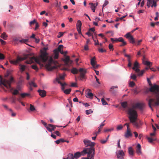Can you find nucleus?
<instances>
[{
    "label": "nucleus",
    "mask_w": 159,
    "mask_h": 159,
    "mask_svg": "<svg viewBox=\"0 0 159 159\" xmlns=\"http://www.w3.org/2000/svg\"><path fill=\"white\" fill-rule=\"evenodd\" d=\"M47 47H44L43 48V52H41V54L40 55L39 58L35 57H30L29 59L27 60L25 63L27 64H31L34 62V61H35L38 63L39 64L40 62V60L43 62H45L47 61L48 62L45 66V68L49 71H51L55 69L56 67L53 66L54 64V62L52 58L50 57L49 58L48 56V54L46 52L48 49Z\"/></svg>",
    "instance_id": "obj_1"
},
{
    "label": "nucleus",
    "mask_w": 159,
    "mask_h": 159,
    "mask_svg": "<svg viewBox=\"0 0 159 159\" xmlns=\"http://www.w3.org/2000/svg\"><path fill=\"white\" fill-rule=\"evenodd\" d=\"M150 92H154L156 94V100L154 98H150L148 101V105L152 110V106H156L159 105V86L154 84L150 88Z\"/></svg>",
    "instance_id": "obj_2"
},
{
    "label": "nucleus",
    "mask_w": 159,
    "mask_h": 159,
    "mask_svg": "<svg viewBox=\"0 0 159 159\" xmlns=\"http://www.w3.org/2000/svg\"><path fill=\"white\" fill-rule=\"evenodd\" d=\"M129 116V119L130 122L132 123L133 125L136 127L137 128H139L141 125V124L140 121L139 122L137 121L138 114L135 112L133 114H132L130 111H129V113H128Z\"/></svg>",
    "instance_id": "obj_3"
},
{
    "label": "nucleus",
    "mask_w": 159,
    "mask_h": 159,
    "mask_svg": "<svg viewBox=\"0 0 159 159\" xmlns=\"http://www.w3.org/2000/svg\"><path fill=\"white\" fill-rule=\"evenodd\" d=\"M0 78L1 79L0 81V87L3 89L4 91L6 92L7 90L4 89L3 85L7 89H10L11 88V84L13 81V78L11 77L9 80L6 79H3L2 77L0 76Z\"/></svg>",
    "instance_id": "obj_4"
},
{
    "label": "nucleus",
    "mask_w": 159,
    "mask_h": 159,
    "mask_svg": "<svg viewBox=\"0 0 159 159\" xmlns=\"http://www.w3.org/2000/svg\"><path fill=\"white\" fill-rule=\"evenodd\" d=\"M145 105L144 103L137 102L133 104L131 107L128 108L127 110V113H129V111H130L132 114H133L134 112H135L137 114L136 109H139L140 111L143 110L145 107Z\"/></svg>",
    "instance_id": "obj_5"
},
{
    "label": "nucleus",
    "mask_w": 159,
    "mask_h": 159,
    "mask_svg": "<svg viewBox=\"0 0 159 159\" xmlns=\"http://www.w3.org/2000/svg\"><path fill=\"white\" fill-rule=\"evenodd\" d=\"M78 71L80 72V80H82L85 78V74L87 72L86 70L83 68H80L78 70L77 68L75 67H73L71 70V72L74 74H77Z\"/></svg>",
    "instance_id": "obj_6"
},
{
    "label": "nucleus",
    "mask_w": 159,
    "mask_h": 159,
    "mask_svg": "<svg viewBox=\"0 0 159 159\" xmlns=\"http://www.w3.org/2000/svg\"><path fill=\"white\" fill-rule=\"evenodd\" d=\"M83 150H86V153H85V155L87 154L88 157H90L91 159H94V157L95 154V148L93 147L85 148Z\"/></svg>",
    "instance_id": "obj_7"
},
{
    "label": "nucleus",
    "mask_w": 159,
    "mask_h": 159,
    "mask_svg": "<svg viewBox=\"0 0 159 159\" xmlns=\"http://www.w3.org/2000/svg\"><path fill=\"white\" fill-rule=\"evenodd\" d=\"M28 58V56L25 55L24 57H21L19 56L17 57L16 59L15 60H10L9 61L11 64L17 65L20 62L25 60Z\"/></svg>",
    "instance_id": "obj_8"
},
{
    "label": "nucleus",
    "mask_w": 159,
    "mask_h": 159,
    "mask_svg": "<svg viewBox=\"0 0 159 159\" xmlns=\"http://www.w3.org/2000/svg\"><path fill=\"white\" fill-rule=\"evenodd\" d=\"M159 0H147V6L149 8L150 7H156L157 6V2Z\"/></svg>",
    "instance_id": "obj_9"
},
{
    "label": "nucleus",
    "mask_w": 159,
    "mask_h": 159,
    "mask_svg": "<svg viewBox=\"0 0 159 159\" xmlns=\"http://www.w3.org/2000/svg\"><path fill=\"white\" fill-rule=\"evenodd\" d=\"M86 150H83L81 152H77L74 154V157L75 158L77 159L78 158L81 157V156H84L85 155V153H86Z\"/></svg>",
    "instance_id": "obj_10"
},
{
    "label": "nucleus",
    "mask_w": 159,
    "mask_h": 159,
    "mask_svg": "<svg viewBox=\"0 0 159 159\" xmlns=\"http://www.w3.org/2000/svg\"><path fill=\"white\" fill-rule=\"evenodd\" d=\"M116 155L118 159H123L125 153L122 150H119L116 152Z\"/></svg>",
    "instance_id": "obj_11"
},
{
    "label": "nucleus",
    "mask_w": 159,
    "mask_h": 159,
    "mask_svg": "<svg viewBox=\"0 0 159 159\" xmlns=\"http://www.w3.org/2000/svg\"><path fill=\"white\" fill-rule=\"evenodd\" d=\"M84 143L86 146L93 147L95 144V143L94 142H92L91 141L88 139L84 140Z\"/></svg>",
    "instance_id": "obj_12"
},
{
    "label": "nucleus",
    "mask_w": 159,
    "mask_h": 159,
    "mask_svg": "<svg viewBox=\"0 0 159 159\" xmlns=\"http://www.w3.org/2000/svg\"><path fill=\"white\" fill-rule=\"evenodd\" d=\"M82 25V23L81 21L79 20L77 21L76 24V28L79 34L82 35L83 37H84V36L82 34L81 32V27Z\"/></svg>",
    "instance_id": "obj_13"
},
{
    "label": "nucleus",
    "mask_w": 159,
    "mask_h": 159,
    "mask_svg": "<svg viewBox=\"0 0 159 159\" xmlns=\"http://www.w3.org/2000/svg\"><path fill=\"white\" fill-rule=\"evenodd\" d=\"M156 134V132L155 131H154V132L152 133H151L150 134V135L151 136V137H148L147 139L148 141V142L150 143H152L153 141H155L156 140V139L155 137H153Z\"/></svg>",
    "instance_id": "obj_14"
},
{
    "label": "nucleus",
    "mask_w": 159,
    "mask_h": 159,
    "mask_svg": "<svg viewBox=\"0 0 159 159\" xmlns=\"http://www.w3.org/2000/svg\"><path fill=\"white\" fill-rule=\"evenodd\" d=\"M125 36L127 38L129 39L130 43H135V41L134 38L133 36L130 34L129 33H127L126 34Z\"/></svg>",
    "instance_id": "obj_15"
},
{
    "label": "nucleus",
    "mask_w": 159,
    "mask_h": 159,
    "mask_svg": "<svg viewBox=\"0 0 159 159\" xmlns=\"http://www.w3.org/2000/svg\"><path fill=\"white\" fill-rule=\"evenodd\" d=\"M117 88L118 86H112L110 88V91L112 94L116 95L118 92Z\"/></svg>",
    "instance_id": "obj_16"
},
{
    "label": "nucleus",
    "mask_w": 159,
    "mask_h": 159,
    "mask_svg": "<svg viewBox=\"0 0 159 159\" xmlns=\"http://www.w3.org/2000/svg\"><path fill=\"white\" fill-rule=\"evenodd\" d=\"M56 126L57 127V126L54 125L48 124V127H46V129L49 131L52 132V131L55 130Z\"/></svg>",
    "instance_id": "obj_17"
},
{
    "label": "nucleus",
    "mask_w": 159,
    "mask_h": 159,
    "mask_svg": "<svg viewBox=\"0 0 159 159\" xmlns=\"http://www.w3.org/2000/svg\"><path fill=\"white\" fill-rule=\"evenodd\" d=\"M64 61L67 65L71 64L73 62V61L70 59V57L68 56H66Z\"/></svg>",
    "instance_id": "obj_18"
},
{
    "label": "nucleus",
    "mask_w": 159,
    "mask_h": 159,
    "mask_svg": "<svg viewBox=\"0 0 159 159\" xmlns=\"http://www.w3.org/2000/svg\"><path fill=\"white\" fill-rule=\"evenodd\" d=\"M39 95L42 97H44L46 95V92L44 90L39 89L38 91Z\"/></svg>",
    "instance_id": "obj_19"
},
{
    "label": "nucleus",
    "mask_w": 159,
    "mask_h": 159,
    "mask_svg": "<svg viewBox=\"0 0 159 159\" xmlns=\"http://www.w3.org/2000/svg\"><path fill=\"white\" fill-rule=\"evenodd\" d=\"M132 134L131 133L130 129H127L126 131L125 132V137L126 138H128L129 137H131Z\"/></svg>",
    "instance_id": "obj_20"
},
{
    "label": "nucleus",
    "mask_w": 159,
    "mask_h": 159,
    "mask_svg": "<svg viewBox=\"0 0 159 159\" xmlns=\"http://www.w3.org/2000/svg\"><path fill=\"white\" fill-rule=\"evenodd\" d=\"M123 39L122 38L120 37L118 38H115V39L113 38H111V41L112 42H120L123 41Z\"/></svg>",
    "instance_id": "obj_21"
},
{
    "label": "nucleus",
    "mask_w": 159,
    "mask_h": 159,
    "mask_svg": "<svg viewBox=\"0 0 159 159\" xmlns=\"http://www.w3.org/2000/svg\"><path fill=\"white\" fill-rule=\"evenodd\" d=\"M141 145L139 144H138L137 145V148L136 149V152L139 154L140 155L141 154Z\"/></svg>",
    "instance_id": "obj_22"
},
{
    "label": "nucleus",
    "mask_w": 159,
    "mask_h": 159,
    "mask_svg": "<svg viewBox=\"0 0 159 159\" xmlns=\"http://www.w3.org/2000/svg\"><path fill=\"white\" fill-rule=\"evenodd\" d=\"M36 111V109L34 106L31 104H30V108L29 110H28V111L29 112H34Z\"/></svg>",
    "instance_id": "obj_23"
},
{
    "label": "nucleus",
    "mask_w": 159,
    "mask_h": 159,
    "mask_svg": "<svg viewBox=\"0 0 159 159\" xmlns=\"http://www.w3.org/2000/svg\"><path fill=\"white\" fill-rule=\"evenodd\" d=\"M96 57H94L91 59L90 63L92 66H94V65H96Z\"/></svg>",
    "instance_id": "obj_24"
},
{
    "label": "nucleus",
    "mask_w": 159,
    "mask_h": 159,
    "mask_svg": "<svg viewBox=\"0 0 159 159\" xmlns=\"http://www.w3.org/2000/svg\"><path fill=\"white\" fill-rule=\"evenodd\" d=\"M20 70L21 72H23L24 71L25 69L26 66L25 65L20 64Z\"/></svg>",
    "instance_id": "obj_25"
},
{
    "label": "nucleus",
    "mask_w": 159,
    "mask_h": 159,
    "mask_svg": "<svg viewBox=\"0 0 159 159\" xmlns=\"http://www.w3.org/2000/svg\"><path fill=\"white\" fill-rule=\"evenodd\" d=\"M53 52L54 54V58L55 59H57L58 57L59 52L57 51V50H54Z\"/></svg>",
    "instance_id": "obj_26"
},
{
    "label": "nucleus",
    "mask_w": 159,
    "mask_h": 159,
    "mask_svg": "<svg viewBox=\"0 0 159 159\" xmlns=\"http://www.w3.org/2000/svg\"><path fill=\"white\" fill-rule=\"evenodd\" d=\"M128 152L129 154L131 156H133L134 154V151L131 147H130L128 148Z\"/></svg>",
    "instance_id": "obj_27"
},
{
    "label": "nucleus",
    "mask_w": 159,
    "mask_h": 159,
    "mask_svg": "<svg viewBox=\"0 0 159 159\" xmlns=\"http://www.w3.org/2000/svg\"><path fill=\"white\" fill-rule=\"evenodd\" d=\"M143 63L144 64L147 66H150V65H152V62L144 60H143Z\"/></svg>",
    "instance_id": "obj_28"
},
{
    "label": "nucleus",
    "mask_w": 159,
    "mask_h": 159,
    "mask_svg": "<svg viewBox=\"0 0 159 159\" xmlns=\"http://www.w3.org/2000/svg\"><path fill=\"white\" fill-rule=\"evenodd\" d=\"M89 4L91 5V8L92 9V10L93 12H95V9L96 8V6H95V4H93V3H90Z\"/></svg>",
    "instance_id": "obj_29"
},
{
    "label": "nucleus",
    "mask_w": 159,
    "mask_h": 159,
    "mask_svg": "<svg viewBox=\"0 0 159 159\" xmlns=\"http://www.w3.org/2000/svg\"><path fill=\"white\" fill-rule=\"evenodd\" d=\"M63 91L64 93L66 94H68L70 93V92L71 89H64V90H62Z\"/></svg>",
    "instance_id": "obj_30"
},
{
    "label": "nucleus",
    "mask_w": 159,
    "mask_h": 159,
    "mask_svg": "<svg viewBox=\"0 0 159 159\" xmlns=\"http://www.w3.org/2000/svg\"><path fill=\"white\" fill-rule=\"evenodd\" d=\"M58 82V83L60 84L61 86V89L64 90L65 89V88L64 87L65 85H67V84L66 83H62L59 80H57Z\"/></svg>",
    "instance_id": "obj_31"
},
{
    "label": "nucleus",
    "mask_w": 159,
    "mask_h": 159,
    "mask_svg": "<svg viewBox=\"0 0 159 159\" xmlns=\"http://www.w3.org/2000/svg\"><path fill=\"white\" fill-rule=\"evenodd\" d=\"M63 46L62 45H59L57 48L55 49V50H57V51L58 52H59L61 50V49L63 48Z\"/></svg>",
    "instance_id": "obj_32"
},
{
    "label": "nucleus",
    "mask_w": 159,
    "mask_h": 159,
    "mask_svg": "<svg viewBox=\"0 0 159 159\" xmlns=\"http://www.w3.org/2000/svg\"><path fill=\"white\" fill-rule=\"evenodd\" d=\"M65 141L62 139H60L55 141V142L57 144H59L60 143H63Z\"/></svg>",
    "instance_id": "obj_33"
},
{
    "label": "nucleus",
    "mask_w": 159,
    "mask_h": 159,
    "mask_svg": "<svg viewBox=\"0 0 159 159\" xmlns=\"http://www.w3.org/2000/svg\"><path fill=\"white\" fill-rule=\"evenodd\" d=\"M68 158H69V159H74L75 157H74L73 154L69 153L68 154Z\"/></svg>",
    "instance_id": "obj_34"
},
{
    "label": "nucleus",
    "mask_w": 159,
    "mask_h": 159,
    "mask_svg": "<svg viewBox=\"0 0 159 159\" xmlns=\"http://www.w3.org/2000/svg\"><path fill=\"white\" fill-rule=\"evenodd\" d=\"M127 102H122L121 103V106L123 107V108H125L127 106Z\"/></svg>",
    "instance_id": "obj_35"
},
{
    "label": "nucleus",
    "mask_w": 159,
    "mask_h": 159,
    "mask_svg": "<svg viewBox=\"0 0 159 159\" xmlns=\"http://www.w3.org/2000/svg\"><path fill=\"white\" fill-rule=\"evenodd\" d=\"M29 84L30 86H33L35 87H37V85H36V84L34 83L32 81L30 82Z\"/></svg>",
    "instance_id": "obj_36"
},
{
    "label": "nucleus",
    "mask_w": 159,
    "mask_h": 159,
    "mask_svg": "<svg viewBox=\"0 0 159 159\" xmlns=\"http://www.w3.org/2000/svg\"><path fill=\"white\" fill-rule=\"evenodd\" d=\"M139 66V63L137 61H136L135 62L134 64V67L132 68L133 69H135V68H137Z\"/></svg>",
    "instance_id": "obj_37"
},
{
    "label": "nucleus",
    "mask_w": 159,
    "mask_h": 159,
    "mask_svg": "<svg viewBox=\"0 0 159 159\" xmlns=\"http://www.w3.org/2000/svg\"><path fill=\"white\" fill-rule=\"evenodd\" d=\"M1 37L3 39H7V36L5 33H3L1 34Z\"/></svg>",
    "instance_id": "obj_38"
},
{
    "label": "nucleus",
    "mask_w": 159,
    "mask_h": 159,
    "mask_svg": "<svg viewBox=\"0 0 159 159\" xmlns=\"http://www.w3.org/2000/svg\"><path fill=\"white\" fill-rule=\"evenodd\" d=\"M30 94L28 93H22L20 94L21 96L23 98L26 96H28Z\"/></svg>",
    "instance_id": "obj_39"
},
{
    "label": "nucleus",
    "mask_w": 159,
    "mask_h": 159,
    "mask_svg": "<svg viewBox=\"0 0 159 159\" xmlns=\"http://www.w3.org/2000/svg\"><path fill=\"white\" fill-rule=\"evenodd\" d=\"M32 68L35 70L36 71H38L39 70L38 68L36 65H33L31 66Z\"/></svg>",
    "instance_id": "obj_40"
},
{
    "label": "nucleus",
    "mask_w": 159,
    "mask_h": 159,
    "mask_svg": "<svg viewBox=\"0 0 159 159\" xmlns=\"http://www.w3.org/2000/svg\"><path fill=\"white\" fill-rule=\"evenodd\" d=\"M131 78L133 80H136V76L134 74H131L130 76Z\"/></svg>",
    "instance_id": "obj_41"
},
{
    "label": "nucleus",
    "mask_w": 159,
    "mask_h": 159,
    "mask_svg": "<svg viewBox=\"0 0 159 159\" xmlns=\"http://www.w3.org/2000/svg\"><path fill=\"white\" fill-rule=\"evenodd\" d=\"M85 112L87 115H89L90 114L92 113L93 112V111L91 109H90L89 110H86Z\"/></svg>",
    "instance_id": "obj_42"
},
{
    "label": "nucleus",
    "mask_w": 159,
    "mask_h": 159,
    "mask_svg": "<svg viewBox=\"0 0 159 159\" xmlns=\"http://www.w3.org/2000/svg\"><path fill=\"white\" fill-rule=\"evenodd\" d=\"M28 41V39H23L19 40V42L20 43H26V42Z\"/></svg>",
    "instance_id": "obj_43"
},
{
    "label": "nucleus",
    "mask_w": 159,
    "mask_h": 159,
    "mask_svg": "<svg viewBox=\"0 0 159 159\" xmlns=\"http://www.w3.org/2000/svg\"><path fill=\"white\" fill-rule=\"evenodd\" d=\"M125 57H128V63L129 62H131L130 59V56L129 55L127 54H125Z\"/></svg>",
    "instance_id": "obj_44"
},
{
    "label": "nucleus",
    "mask_w": 159,
    "mask_h": 159,
    "mask_svg": "<svg viewBox=\"0 0 159 159\" xmlns=\"http://www.w3.org/2000/svg\"><path fill=\"white\" fill-rule=\"evenodd\" d=\"M101 101L102 102V104L103 105H107V102L104 100V98H102L101 99Z\"/></svg>",
    "instance_id": "obj_45"
},
{
    "label": "nucleus",
    "mask_w": 159,
    "mask_h": 159,
    "mask_svg": "<svg viewBox=\"0 0 159 159\" xmlns=\"http://www.w3.org/2000/svg\"><path fill=\"white\" fill-rule=\"evenodd\" d=\"M123 128V127L122 125H118L116 127V129L117 130H121Z\"/></svg>",
    "instance_id": "obj_46"
},
{
    "label": "nucleus",
    "mask_w": 159,
    "mask_h": 159,
    "mask_svg": "<svg viewBox=\"0 0 159 159\" xmlns=\"http://www.w3.org/2000/svg\"><path fill=\"white\" fill-rule=\"evenodd\" d=\"M87 95L89 96V98H91L93 96V94L92 93H89L88 92L87 93Z\"/></svg>",
    "instance_id": "obj_47"
},
{
    "label": "nucleus",
    "mask_w": 159,
    "mask_h": 159,
    "mask_svg": "<svg viewBox=\"0 0 159 159\" xmlns=\"http://www.w3.org/2000/svg\"><path fill=\"white\" fill-rule=\"evenodd\" d=\"M64 34V33L62 32H60L59 33V34L57 35V37L58 38H61L62 36Z\"/></svg>",
    "instance_id": "obj_48"
},
{
    "label": "nucleus",
    "mask_w": 159,
    "mask_h": 159,
    "mask_svg": "<svg viewBox=\"0 0 159 159\" xmlns=\"http://www.w3.org/2000/svg\"><path fill=\"white\" fill-rule=\"evenodd\" d=\"M113 46L111 44H110L109 45V48L111 50L113 51Z\"/></svg>",
    "instance_id": "obj_49"
},
{
    "label": "nucleus",
    "mask_w": 159,
    "mask_h": 159,
    "mask_svg": "<svg viewBox=\"0 0 159 159\" xmlns=\"http://www.w3.org/2000/svg\"><path fill=\"white\" fill-rule=\"evenodd\" d=\"M5 58L4 55L2 53H0V60L4 59Z\"/></svg>",
    "instance_id": "obj_50"
},
{
    "label": "nucleus",
    "mask_w": 159,
    "mask_h": 159,
    "mask_svg": "<svg viewBox=\"0 0 159 159\" xmlns=\"http://www.w3.org/2000/svg\"><path fill=\"white\" fill-rule=\"evenodd\" d=\"M121 42H122V44L120 45V46H125L127 44L126 42L124 41V39H123V41H121Z\"/></svg>",
    "instance_id": "obj_51"
},
{
    "label": "nucleus",
    "mask_w": 159,
    "mask_h": 159,
    "mask_svg": "<svg viewBox=\"0 0 159 159\" xmlns=\"http://www.w3.org/2000/svg\"><path fill=\"white\" fill-rule=\"evenodd\" d=\"M144 71L145 70H142L140 72L139 71V72L138 75L139 76L142 75L144 73Z\"/></svg>",
    "instance_id": "obj_52"
},
{
    "label": "nucleus",
    "mask_w": 159,
    "mask_h": 159,
    "mask_svg": "<svg viewBox=\"0 0 159 159\" xmlns=\"http://www.w3.org/2000/svg\"><path fill=\"white\" fill-rule=\"evenodd\" d=\"M41 122L43 124V125L45 126V127L46 128V127H48V126H47V124L45 122H44L43 120H41Z\"/></svg>",
    "instance_id": "obj_53"
},
{
    "label": "nucleus",
    "mask_w": 159,
    "mask_h": 159,
    "mask_svg": "<svg viewBox=\"0 0 159 159\" xmlns=\"http://www.w3.org/2000/svg\"><path fill=\"white\" fill-rule=\"evenodd\" d=\"M135 83L133 81H131L129 84V85L130 86L133 87L135 85Z\"/></svg>",
    "instance_id": "obj_54"
},
{
    "label": "nucleus",
    "mask_w": 159,
    "mask_h": 159,
    "mask_svg": "<svg viewBox=\"0 0 159 159\" xmlns=\"http://www.w3.org/2000/svg\"><path fill=\"white\" fill-rule=\"evenodd\" d=\"M54 133L56 134L57 136H61V134L58 131H56L54 132Z\"/></svg>",
    "instance_id": "obj_55"
},
{
    "label": "nucleus",
    "mask_w": 159,
    "mask_h": 159,
    "mask_svg": "<svg viewBox=\"0 0 159 159\" xmlns=\"http://www.w3.org/2000/svg\"><path fill=\"white\" fill-rule=\"evenodd\" d=\"M98 51L99 52H102V53L103 52H106V50L103 49L102 48H101V49H98Z\"/></svg>",
    "instance_id": "obj_56"
},
{
    "label": "nucleus",
    "mask_w": 159,
    "mask_h": 159,
    "mask_svg": "<svg viewBox=\"0 0 159 159\" xmlns=\"http://www.w3.org/2000/svg\"><path fill=\"white\" fill-rule=\"evenodd\" d=\"M108 1H105L103 5L102 6V9H103L104 7L105 6H107L108 4Z\"/></svg>",
    "instance_id": "obj_57"
},
{
    "label": "nucleus",
    "mask_w": 159,
    "mask_h": 159,
    "mask_svg": "<svg viewBox=\"0 0 159 159\" xmlns=\"http://www.w3.org/2000/svg\"><path fill=\"white\" fill-rule=\"evenodd\" d=\"M37 23L36 21L35 20H33L31 21L30 23V25H34L35 23Z\"/></svg>",
    "instance_id": "obj_58"
},
{
    "label": "nucleus",
    "mask_w": 159,
    "mask_h": 159,
    "mask_svg": "<svg viewBox=\"0 0 159 159\" xmlns=\"http://www.w3.org/2000/svg\"><path fill=\"white\" fill-rule=\"evenodd\" d=\"M19 93V92L18 90L16 89H15L14 90V91L13 93V94L14 95H16L17 94Z\"/></svg>",
    "instance_id": "obj_59"
},
{
    "label": "nucleus",
    "mask_w": 159,
    "mask_h": 159,
    "mask_svg": "<svg viewBox=\"0 0 159 159\" xmlns=\"http://www.w3.org/2000/svg\"><path fill=\"white\" fill-rule=\"evenodd\" d=\"M65 76V74H63L62 75H60L59 76V79L61 80H63L64 79V78Z\"/></svg>",
    "instance_id": "obj_60"
},
{
    "label": "nucleus",
    "mask_w": 159,
    "mask_h": 159,
    "mask_svg": "<svg viewBox=\"0 0 159 159\" xmlns=\"http://www.w3.org/2000/svg\"><path fill=\"white\" fill-rule=\"evenodd\" d=\"M84 49L86 51H87L89 50L88 46L87 44H86L84 46Z\"/></svg>",
    "instance_id": "obj_61"
},
{
    "label": "nucleus",
    "mask_w": 159,
    "mask_h": 159,
    "mask_svg": "<svg viewBox=\"0 0 159 159\" xmlns=\"http://www.w3.org/2000/svg\"><path fill=\"white\" fill-rule=\"evenodd\" d=\"M125 125H126L127 126V129H130L129 128V123H127L125 124Z\"/></svg>",
    "instance_id": "obj_62"
},
{
    "label": "nucleus",
    "mask_w": 159,
    "mask_h": 159,
    "mask_svg": "<svg viewBox=\"0 0 159 159\" xmlns=\"http://www.w3.org/2000/svg\"><path fill=\"white\" fill-rule=\"evenodd\" d=\"M99 66L98 65L96 64V65H94V66H93V68L95 69H97Z\"/></svg>",
    "instance_id": "obj_63"
},
{
    "label": "nucleus",
    "mask_w": 159,
    "mask_h": 159,
    "mask_svg": "<svg viewBox=\"0 0 159 159\" xmlns=\"http://www.w3.org/2000/svg\"><path fill=\"white\" fill-rule=\"evenodd\" d=\"M107 140H101V143L102 144H104L107 141Z\"/></svg>",
    "instance_id": "obj_64"
}]
</instances>
